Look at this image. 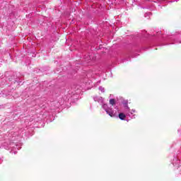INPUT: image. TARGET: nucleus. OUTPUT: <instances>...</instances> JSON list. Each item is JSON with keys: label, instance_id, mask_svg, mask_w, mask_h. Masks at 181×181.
I'll return each instance as SVG.
<instances>
[{"label": "nucleus", "instance_id": "7ed1b4c3", "mask_svg": "<svg viewBox=\"0 0 181 181\" xmlns=\"http://www.w3.org/2000/svg\"><path fill=\"white\" fill-rule=\"evenodd\" d=\"M110 104L111 105H115V99H110Z\"/></svg>", "mask_w": 181, "mask_h": 181}, {"label": "nucleus", "instance_id": "f257e3e1", "mask_svg": "<svg viewBox=\"0 0 181 181\" xmlns=\"http://www.w3.org/2000/svg\"><path fill=\"white\" fill-rule=\"evenodd\" d=\"M106 112L107 114H108V115H110V117H115L114 115V112H112V110L111 109H106Z\"/></svg>", "mask_w": 181, "mask_h": 181}, {"label": "nucleus", "instance_id": "f03ea898", "mask_svg": "<svg viewBox=\"0 0 181 181\" xmlns=\"http://www.w3.org/2000/svg\"><path fill=\"white\" fill-rule=\"evenodd\" d=\"M119 119L124 120V119H125V118H127V116L124 113H119Z\"/></svg>", "mask_w": 181, "mask_h": 181}]
</instances>
